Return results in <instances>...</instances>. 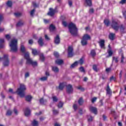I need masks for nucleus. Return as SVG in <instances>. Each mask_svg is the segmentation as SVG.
Listing matches in <instances>:
<instances>
[{
    "instance_id": "f257e3e1",
    "label": "nucleus",
    "mask_w": 126,
    "mask_h": 126,
    "mask_svg": "<svg viewBox=\"0 0 126 126\" xmlns=\"http://www.w3.org/2000/svg\"><path fill=\"white\" fill-rule=\"evenodd\" d=\"M25 91H26V86L23 84H20V88L15 92H13V90L12 89H9V92L13 94L17 93L18 95H19L21 98H23L25 96Z\"/></svg>"
},
{
    "instance_id": "f03ea898",
    "label": "nucleus",
    "mask_w": 126,
    "mask_h": 126,
    "mask_svg": "<svg viewBox=\"0 0 126 126\" xmlns=\"http://www.w3.org/2000/svg\"><path fill=\"white\" fill-rule=\"evenodd\" d=\"M9 46L11 49V51L15 53L17 52L18 48L17 47V39H13L9 43Z\"/></svg>"
},
{
    "instance_id": "7ed1b4c3",
    "label": "nucleus",
    "mask_w": 126,
    "mask_h": 126,
    "mask_svg": "<svg viewBox=\"0 0 126 126\" xmlns=\"http://www.w3.org/2000/svg\"><path fill=\"white\" fill-rule=\"evenodd\" d=\"M69 31L71 35L75 36L77 34V28H76V26L75 24L71 23L68 26Z\"/></svg>"
},
{
    "instance_id": "20e7f679",
    "label": "nucleus",
    "mask_w": 126,
    "mask_h": 126,
    "mask_svg": "<svg viewBox=\"0 0 126 126\" xmlns=\"http://www.w3.org/2000/svg\"><path fill=\"white\" fill-rule=\"evenodd\" d=\"M25 59L27 60V63L28 64H32L33 66H36L37 65V62H33L29 56V53H27L25 54Z\"/></svg>"
},
{
    "instance_id": "39448f33",
    "label": "nucleus",
    "mask_w": 126,
    "mask_h": 126,
    "mask_svg": "<svg viewBox=\"0 0 126 126\" xmlns=\"http://www.w3.org/2000/svg\"><path fill=\"white\" fill-rule=\"evenodd\" d=\"M90 35L86 34H84L82 38L81 41V43L82 46H86L87 44H88V42L87 41L88 40H90L91 39Z\"/></svg>"
},
{
    "instance_id": "423d86ee",
    "label": "nucleus",
    "mask_w": 126,
    "mask_h": 126,
    "mask_svg": "<svg viewBox=\"0 0 126 126\" xmlns=\"http://www.w3.org/2000/svg\"><path fill=\"white\" fill-rule=\"evenodd\" d=\"M110 25L114 30L115 31H119V29H120V26L119 25L118 22L116 21V20H112Z\"/></svg>"
},
{
    "instance_id": "0eeeda50",
    "label": "nucleus",
    "mask_w": 126,
    "mask_h": 126,
    "mask_svg": "<svg viewBox=\"0 0 126 126\" xmlns=\"http://www.w3.org/2000/svg\"><path fill=\"white\" fill-rule=\"evenodd\" d=\"M3 64L4 66H8L9 65V60H8V55H4L3 56Z\"/></svg>"
},
{
    "instance_id": "6e6552de",
    "label": "nucleus",
    "mask_w": 126,
    "mask_h": 126,
    "mask_svg": "<svg viewBox=\"0 0 126 126\" xmlns=\"http://www.w3.org/2000/svg\"><path fill=\"white\" fill-rule=\"evenodd\" d=\"M68 57L69 58H72L74 56V53H73V47L72 46H69L68 47Z\"/></svg>"
},
{
    "instance_id": "1a4fd4ad",
    "label": "nucleus",
    "mask_w": 126,
    "mask_h": 126,
    "mask_svg": "<svg viewBox=\"0 0 126 126\" xmlns=\"http://www.w3.org/2000/svg\"><path fill=\"white\" fill-rule=\"evenodd\" d=\"M66 92H67L69 94H70V93H72V92H73V88H72V86H71V85H68L66 86Z\"/></svg>"
},
{
    "instance_id": "9d476101",
    "label": "nucleus",
    "mask_w": 126,
    "mask_h": 126,
    "mask_svg": "<svg viewBox=\"0 0 126 126\" xmlns=\"http://www.w3.org/2000/svg\"><path fill=\"white\" fill-rule=\"evenodd\" d=\"M55 13H56V10L50 8L49 9V12L48 13V15H50V16H54L55 15Z\"/></svg>"
},
{
    "instance_id": "9b49d317",
    "label": "nucleus",
    "mask_w": 126,
    "mask_h": 126,
    "mask_svg": "<svg viewBox=\"0 0 126 126\" xmlns=\"http://www.w3.org/2000/svg\"><path fill=\"white\" fill-rule=\"evenodd\" d=\"M66 86V83L65 82L60 83L58 87L59 90H63V88Z\"/></svg>"
},
{
    "instance_id": "f8f14e48",
    "label": "nucleus",
    "mask_w": 126,
    "mask_h": 126,
    "mask_svg": "<svg viewBox=\"0 0 126 126\" xmlns=\"http://www.w3.org/2000/svg\"><path fill=\"white\" fill-rule=\"evenodd\" d=\"M61 42V38H60V36L59 35H57L55 37L54 39V43L56 45H59Z\"/></svg>"
},
{
    "instance_id": "ddd939ff",
    "label": "nucleus",
    "mask_w": 126,
    "mask_h": 126,
    "mask_svg": "<svg viewBox=\"0 0 126 126\" xmlns=\"http://www.w3.org/2000/svg\"><path fill=\"white\" fill-rule=\"evenodd\" d=\"M119 29H120V31L122 33H126V26H124V25H121V26H119Z\"/></svg>"
},
{
    "instance_id": "4468645a",
    "label": "nucleus",
    "mask_w": 126,
    "mask_h": 126,
    "mask_svg": "<svg viewBox=\"0 0 126 126\" xmlns=\"http://www.w3.org/2000/svg\"><path fill=\"white\" fill-rule=\"evenodd\" d=\"M90 111L92 113H94L95 115H97V108L93 106L90 107Z\"/></svg>"
},
{
    "instance_id": "2eb2a0df",
    "label": "nucleus",
    "mask_w": 126,
    "mask_h": 126,
    "mask_svg": "<svg viewBox=\"0 0 126 126\" xmlns=\"http://www.w3.org/2000/svg\"><path fill=\"white\" fill-rule=\"evenodd\" d=\"M98 43L101 49H105V40L101 39Z\"/></svg>"
},
{
    "instance_id": "dca6fc26",
    "label": "nucleus",
    "mask_w": 126,
    "mask_h": 126,
    "mask_svg": "<svg viewBox=\"0 0 126 126\" xmlns=\"http://www.w3.org/2000/svg\"><path fill=\"white\" fill-rule=\"evenodd\" d=\"M31 114V111L29 108H26L25 111V116L26 117H29V115Z\"/></svg>"
},
{
    "instance_id": "f3484780",
    "label": "nucleus",
    "mask_w": 126,
    "mask_h": 126,
    "mask_svg": "<svg viewBox=\"0 0 126 126\" xmlns=\"http://www.w3.org/2000/svg\"><path fill=\"white\" fill-rule=\"evenodd\" d=\"M52 69L53 71H54V72H55V73H58L59 71H60V69H59V68L56 66H52Z\"/></svg>"
},
{
    "instance_id": "a211bd4d",
    "label": "nucleus",
    "mask_w": 126,
    "mask_h": 126,
    "mask_svg": "<svg viewBox=\"0 0 126 126\" xmlns=\"http://www.w3.org/2000/svg\"><path fill=\"white\" fill-rule=\"evenodd\" d=\"M86 6H91L92 5V0H85Z\"/></svg>"
},
{
    "instance_id": "6ab92c4d",
    "label": "nucleus",
    "mask_w": 126,
    "mask_h": 126,
    "mask_svg": "<svg viewBox=\"0 0 126 126\" xmlns=\"http://www.w3.org/2000/svg\"><path fill=\"white\" fill-rule=\"evenodd\" d=\"M32 126H39V122L36 120L34 119L32 122Z\"/></svg>"
},
{
    "instance_id": "aec40b11",
    "label": "nucleus",
    "mask_w": 126,
    "mask_h": 126,
    "mask_svg": "<svg viewBox=\"0 0 126 126\" xmlns=\"http://www.w3.org/2000/svg\"><path fill=\"white\" fill-rule=\"evenodd\" d=\"M24 25V22L22 20H20L19 22L17 23V27H21V26H23Z\"/></svg>"
},
{
    "instance_id": "412c9836",
    "label": "nucleus",
    "mask_w": 126,
    "mask_h": 126,
    "mask_svg": "<svg viewBox=\"0 0 126 126\" xmlns=\"http://www.w3.org/2000/svg\"><path fill=\"white\" fill-rule=\"evenodd\" d=\"M55 63H57V64H59V65H61V64H63V61L61 59H57L55 61Z\"/></svg>"
},
{
    "instance_id": "4be33fe9",
    "label": "nucleus",
    "mask_w": 126,
    "mask_h": 126,
    "mask_svg": "<svg viewBox=\"0 0 126 126\" xmlns=\"http://www.w3.org/2000/svg\"><path fill=\"white\" fill-rule=\"evenodd\" d=\"M106 94H108V95L112 94V91L111 90V89L110 88V86H109V85H107V87L106 89Z\"/></svg>"
},
{
    "instance_id": "5701e85b",
    "label": "nucleus",
    "mask_w": 126,
    "mask_h": 126,
    "mask_svg": "<svg viewBox=\"0 0 126 126\" xmlns=\"http://www.w3.org/2000/svg\"><path fill=\"white\" fill-rule=\"evenodd\" d=\"M119 55H120L121 56V63H124V60H125V57L124 56V53H123V51H120L119 52Z\"/></svg>"
},
{
    "instance_id": "b1692460",
    "label": "nucleus",
    "mask_w": 126,
    "mask_h": 126,
    "mask_svg": "<svg viewBox=\"0 0 126 126\" xmlns=\"http://www.w3.org/2000/svg\"><path fill=\"white\" fill-rule=\"evenodd\" d=\"M5 41L3 39H0V49H2L3 47H4V45L2 44L4 43Z\"/></svg>"
},
{
    "instance_id": "393cba45",
    "label": "nucleus",
    "mask_w": 126,
    "mask_h": 126,
    "mask_svg": "<svg viewBox=\"0 0 126 126\" xmlns=\"http://www.w3.org/2000/svg\"><path fill=\"white\" fill-rule=\"evenodd\" d=\"M115 33H111L109 34V37L110 40H111V41H113V40H115Z\"/></svg>"
},
{
    "instance_id": "a878e982",
    "label": "nucleus",
    "mask_w": 126,
    "mask_h": 126,
    "mask_svg": "<svg viewBox=\"0 0 126 126\" xmlns=\"http://www.w3.org/2000/svg\"><path fill=\"white\" fill-rule=\"evenodd\" d=\"M38 43L39 46H40V47H42L43 45H44V42H43V39L41 37H40L38 39Z\"/></svg>"
},
{
    "instance_id": "bb28decb",
    "label": "nucleus",
    "mask_w": 126,
    "mask_h": 126,
    "mask_svg": "<svg viewBox=\"0 0 126 126\" xmlns=\"http://www.w3.org/2000/svg\"><path fill=\"white\" fill-rule=\"evenodd\" d=\"M31 100H32V96L27 95L26 96V101H27V102H31Z\"/></svg>"
},
{
    "instance_id": "cd10ccee",
    "label": "nucleus",
    "mask_w": 126,
    "mask_h": 126,
    "mask_svg": "<svg viewBox=\"0 0 126 126\" xmlns=\"http://www.w3.org/2000/svg\"><path fill=\"white\" fill-rule=\"evenodd\" d=\"M32 55H33L34 56H37V55H38L39 52H38L36 49H32Z\"/></svg>"
},
{
    "instance_id": "c85d7f7f",
    "label": "nucleus",
    "mask_w": 126,
    "mask_h": 126,
    "mask_svg": "<svg viewBox=\"0 0 126 126\" xmlns=\"http://www.w3.org/2000/svg\"><path fill=\"white\" fill-rule=\"evenodd\" d=\"M56 29V27H55V26H53V25H51L49 27V30L51 31V32H53Z\"/></svg>"
},
{
    "instance_id": "c756f323",
    "label": "nucleus",
    "mask_w": 126,
    "mask_h": 126,
    "mask_svg": "<svg viewBox=\"0 0 126 126\" xmlns=\"http://www.w3.org/2000/svg\"><path fill=\"white\" fill-rule=\"evenodd\" d=\"M78 65V63L77 62H75L74 63L72 64L70 66L71 68H74L75 66H77Z\"/></svg>"
},
{
    "instance_id": "7c9ffc66",
    "label": "nucleus",
    "mask_w": 126,
    "mask_h": 126,
    "mask_svg": "<svg viewBox=\"0 0 126 126\" xmlns=\"http://www.w3.org/2000/svg\"><path fill=\"white\" fill-rule=\"evenodd\" d=\"M40 57V60L42 61V62H44V61H45V57L44 56V55L43 54H40L39 55Z\"/></svg>"
},
{
    "instance_id": "2f4dec72",
    "label": "nucleus",
    "mask_w": 126,
    "mask_h": 126,
    "mask_svg": "<svg viewBox=\"0 0 126 126\" xmlns=\"http://www.w3.org/2000/svg\"><path fill=\"white\" fill-rule=\"evenodd\" d=\"M39 102L40 103V104H42V105L45 104V103H47V100H44V98H42L39 100Z\"/></svg>"
},
{
    "instance_id": "473e14b6",
    "label": "nucleus",
    "mask_w": 126,
    "mask_h": 126,
    "mask_svg": "<svg viewBox=\"0 0 126 126\" xmlns=\"http://www.w3.org/2000/svg\"><path fill=\"white\" fill-rule=\"evenodd\" d=\"M78 64H83V63H84V60H83V59L81 58L79 61H77Z\"/></svg>"
},
{
    "instance_id": "72a5a7b5",
    "label": "nucleus",
    "mask_w": 126,
    "mask_h": 126,
    "mask_svg": "<svg viewBox=\"0 0 126 126\" xmlns=\"http://www.w3.org/2000/svg\"><path fill=\"white\" fill-rule=\"evenodd\" d=\"M48 79V76H43L40 78L41 81H46Z\"/></svg>"
},
{
    "instance_id": "f704fd0d",
    "label": "nucleus",
    "mask_w": 126,
    "mask_h": 126,
    "mask_svg": "<svg viewBox=\"0 0 126 126\" xmlns=\"http://www.w3.org/2000/svg\"><path fill=\"white\" fill-rule=\"evenodd\" d=\"M26 51V49H25V47H24V46L23 45H21V52H22V53H25Z\"/></svg>"
},
{
    "instance_id": "c9c22d12",
    "label": "nucleus",
    "mask_w": 126,
    "mask_h": 126,
    "mask_svg": "<svg viewBox=\"0 0 126 126\" xmlns=\"http://www.w3.org/2000/svg\"><path fill=\"white\" fill-rule=\"evenodd\" d=\"M78 104L80 105H82L83 104V99L82 97H80L78 100Z\"/></svg>"
},
{
    "instance_id": "e433bc0d",
    "label": "nucleus",
    "mask_w": 126,
    "mask_h": 126,
    "mask_svg": "<svg viewBox=\"0 0 126 126\" xmlns=\"http://www.w3.org/2000/svg\"><path fill=\"white\" fill-rule=\"evenodd\" d=\"M16 17H20L22 15V14L20 12H16L14 13Z\"/></svg>"
},
{
    "instance_id": "4c0bfd02",
    "label": "nucleus",
    "mask_w": 126,
    "mask_h": 126,
    "mask_svg": "<svg viewBox=\"0 0 126 126\" xmlns=\"http://www.w3.org/2000/svg\"><path fill=\"white\" fill-rule=\"evenodd\" d=\"M104 24H105L106 26H109V25H110V21L109 20H105Z\"/></svg>"
},
{
    "instance_id": "58836bf2",
    "label": "nucleus",
    "mask_w": 126,
    "mask_h": 126,
    "mask_svg": "<svg viewBox=\"0 0 126 126\" xmlns=\"http://www.w3.org/2000/svg\"><path fill=\"white\" fill-rule=\"evenodd\" d=\"M91 55L92 57H95V56H96V52H95V50H92L91 52Z\"/></svg>"
},
{
    "instance_id": "ea45409f",
    "label": "nucleus",
    "mask_w": 126,
    "mask_h": 126,
    "mask_svg": "<svg viewBox=\"0 0 126 126\" xmlns=\"http://www.w3.org/2000/svg\"><path fill=\"white\" fill-rule=\"evenodd\" d=\"M107 52L109 54V57H112L113 55V51H112V50H108Z\"/></svg>"
},
{
    "instance_id": "a19ab883",
    "label": "nucleus",
    "mask_w": 126,
    "mask_h": 126,
    "mask_svg": "<svg viewBox=\"0 0 126 126\" xmlns=\"http://www.w3.org/2000/svg\"><path fill=\"white\" fill-rule=\"evenodd\" d=\"M58 108H63V103L60 102L59 103L58 105H57Z\"/></svg>"
},
{
    "instance_id": "79ce46f5",
    "label": "nucleus",
    "mask_w": 126,
    "mask_h": 126,
    "mask_svg": "<svg viewBox=\"0 0 126 126\" xmlns=\"http://www.w3.org/2000/svg\"><path fill=\"white\" fill-rule=\"evenodd\" d=\"M7 6H9V7H11V6L12 5V2L11 1H8L7 2Z\"/></svg>"
},
{
    "instance_id": "37998d69",
    "label": "nucleus",
    "mask_w": 126,
    "mask_h": 126,
    "mask_svg": "<svg viewBox=\"0 0 126 126\" xmlns=\"http://www.w3.org/2000/svg\"><path fill=\"white\" fill-rule=\"evenodd\" d=\"M88 120L89 122H92V121H93V117L90 115H89L88 117Z\"/></svg>"
},
{
    "instance_id": "c03bdc74",
    "label": "nucleus",
    "mask_w": 126,
    "mask_h": 126,
    "mask_svg": "<svg viewBox=\"0 0 126 126\" xmlns=\"http://www.w3.org/2000/svg\"><path fill=\"white\" fill-rule=\"evenodd\" d=\"M12 114V111H11V110H9L7 111L6 115L7 116H10V115H11Z\"/></svg>"
},
{
    "instance_id": "a18cd8bd",
    "label": "nucleus",
    "mask_w": 126,
    "mask_h": 126,
    "mask_svg": "<svg viewBox=\"0 0 126 126\" xmlns=\"http://www.w3.org/2000/svg\"><path fill=\"white\" fill-rule=\"evenodd\" d=\"M77 89H78L79 90H81V91H84V88H82L81 86L77 87Z\"/></svg>"
},
{
    "instance_id": "49530a36",
    "label": "nucleus",
    "mask_w": 126,
    "mask_h": 126,
    "mask_svg": "<svg viewBox=\"0 0 126 126\" xmlns=\"http://www.w3.org/2000/svg\"><path fill=\"white\" fill-rule=\"evenodd\" d=\"M79 70L81 71V72H85V69H84V67L82 66L79 68Z\"/></svg>"
},
{
    "instance_id": "de8ad7c7",
    "label": "nucleus",
    "mask_w": 126,
    "mask_h": 126,
    "mask_svg": "<svg viewBox=\"0 0 126 126\" xmlns=\"http://www.w3.org/2000/svg\"><path fill=\"white\" fill-rule=\"evenodd\" d=\"M93 68L94 69V71H98V69H97V65H94L93 66Z\"/></svg>"
},
{
    "instance_id": "09e8293b",
    "label": "nucleus",
    "mask_w": 126,
    "mask_h": 126,
    "mask_svg": "<svg viewBox=\"0 0 126 126\" xmlns=\"http://www.w3.org/2000/svg\"><path fill=\"white\" fill-rule=\"evenodd\" d=\"M53 112L54 115H58V114H59V111L57 110H55L54 109H53Z\"/></svg>"
},
{
    "instance_id": "8fccbe9b",
    "label": "nucleus",
    "mask_w": 126,
    "mask_h": 126,
    "mask_svg": "<svg viewBox=\"0 0 126 126\" xmlns=\"http://www.w3.org/2000/svg\"><path fill=\"white\" fill-rule=\"evenodd\" d=\"M35 12V9H32L31 12H30V14L31 15V16H33V15H34V13Z\"/></svg>"
},
{
    "instance_id": "3c124183",
    "label": "nucleus",
    "mask_w": 126,
    "mask_h": 126,
    "mask_svg": "<svg viewBox=\"0 0 126 126\" xmlns=\"http://www.w3.org/2000/svg\"><path fill=\"white\" fill-rule=\"evenodd\" d=\"M113 61H114L115 63H118L119 62L118 58L116 57H113Z\"/></svg>"
},
{
    "instance_id": "603ef678",
    "label": "nucleus",
    "mask_w": 126,
    "mask_h": 126,
    "mask_svg": "<svg viewBox=\"0 0 126 126\" xmlns=\"http://www.w3.org/2000/svg\"><path fill=\"white\" fill-rule=\"evenodd\" d=\"M62 24L64 27H66V26H67V23H66L65 21H63Z\"/></svg>"
},
{
    "instance_id": "864d4df0",
    "label": "nucleus",
    "mask_w": 126,
    "mask_h": 126,
    "mask_svg": "<svg viewBox=\"0 0 126 126\" xmlns=\"http://www.w3.org/2000/svg\"><path fill=\"white\" fill-rule=\"evenodd\" d=\"M3 19V17L2 16V15L0 14V25Z\"/></svg>"
},
{
    "instance_id": "5fc2aeb1",
    "label": "nucleus",
    "mask_w": 126,
    "mask_h": 126,
    "mask_svg": "<svg viewBox=\"0 0 126 126\" xmlns=\"http://www.w3.org/2000/svg\"><path fill=\"white\" fill-rule=\"evenodd\" d=\"M33 42H34L33 41V39H30L29 40V44L30 45H32Z\"/></svg>"
},
{
    "instance_id": "6e6d98bb",
    "label": "nucleus",
    "mask_w": 126,
    "mask_h": 126,
    "mask_svg": "<svg viewBox=\"0 0 126 126\" xmlns=\"http://www.w3.org/2000/svg\"><path fill=\"white\" fill-rule=\"evenodd\" d=\"M126 0H122L120 2V3H121V4H125V3H126Z\"/></svg>"
},
{
    "instance_id": "4d7b16f0",
    "label": "nucleus",
    "mask_w": 126,
    "mask_h": 126,
    "mask_svg": "<svg viewBox=\"0 0 126 126\" xmlns=\"http://www.w3.org/2000/svg\"><path fill=\"white\" fill-rule=\"evenodd\" d=\"M73 109L75 111H76V110H77V104H74L73 105Z\"/></svg>"
},
{
    "instance_id": "13d9d810",
    "label": "nucleus",
    "mask_w": 126,
    "mask_h": 126,
    "mask_svg": "<svg viewBox=\"0 0 126 126\" xmlns=\"http://www.w3.org/2000/svg\"><path fill=\"white\" fill-rule=\"evenodd\" d=\"M110 81H112V80H114V81H116V78L114 76H112L110 79Z\"/></svg>"
},
{
    "instance_id": "bf43d9fd",
    "label": "nucleus",
    "mask_w": 126,
    "mask_h": 126,
    "mask_svg": "<svg viewBox=\"0 0 126 126\" xmlns=\"http://www.w3.org/2000/svg\"><path fill=\"white\" fill-rule=\"evenodd\" d=\"M53 100L54 102H57V101H58V98H57V97H56V96H53Z\"/></svg>"
},
{
    "instance_id": "052dcab7",
    "label": "nucleus",
    "mask_w": 126,
    "mask_h": 126,
    "mask_svg": "<svg viewBox=\"0 0 126 126\" xmlns=\"http://www.w3.org/2000/svg\"><path fill=\"white\" fill-rule=\"evenodd\" d=\"M14 113L15 115H18V111L16 109H14Z\"/></svg>"
},
{
    "instance_id": "680f3d73",
    "label": "nucleus",
    "mask_w": 126,
    "mask_h": 126,
    "mask_svg": "<svg viewBox=\"0 0 126 126\" xmlns=\"http://www.w3.org/2000/svg\"><path fill=\"white\" fill-rule=\"evenodd\" d=\"M5 38L6 39H7V40H9L10 39V35H9V34H6L5 35Z\"/></svg>"
},
{
    "instance_id": "e2e57ef3",
    "label": "nucleus",
    "mask_w": 126,
    "mask_h": 126,
    "mask_svg": "<svg viewBox=\"0 0 126 126\" xmlns=\"http://www.w3.org/2000/svg\"><path fill=\"white\" fill-rule=\"evenodd\" d=\"M54 56L56 58H59V53L58 52H54Z\"/></svg>"
},
{
    "instance_id": "0e129e2a",
    "label": "nucleus",
    "mask_w": 126,
    "mask_h": 126,
    "mask_svg": "<svg viewBox=\"0 0 126 126\" xmlns=\"http://www.w3.org/2000/svg\"><path fill=\"white\" fill-rule=\"evenodd\" d=\"M96 100H97V97H94L93 99H92V103H94V102H95V101H96Z\"/></svg>"
},
{
    "instance_id": "69168bd1",
    "label": "nucleus",
    "mask_w": 126,
    "mask_h": 126,
    "mask_svg": "<svg viewBox=\"0 0 126 126\" xmlns=\"http://www.w3.org/2000/svg\"><path fill=\"white\" fill-rule=\"evenodd\" d=\"M4 31V28L0 27V32H3Z\"/></svg>"
},
{
    "instance_id": "338daca9",
    "label": "nucleus",
    "mask_w": 126,
    "mask_h": 126,
    "mask_svg": "<svg viewBox=\"0 0 126 126\" xmlns=\"http://www.w3.org/2000/svg\"><path fill=\"white\" fill-rule=\"evenodd\" d=\"M111 71V68H107L106 69V72H110Z\"/></svg>"
},
{
    "instance_id": "774afa93",
    "label": "nucleus",
    "mask_w": 126,
    "mask_h": 126,
    "mask_svg": "<svg viewBox=\"0 0 126 126\" xmlns=\"http://www.w3.org/2000/svg\"><path fill=\"white\" fill-rule=\"evenodd\" d=\"M123 15L125 19H126V11H125L124 12H123Z\"/></svg>"
}]
</instances>
